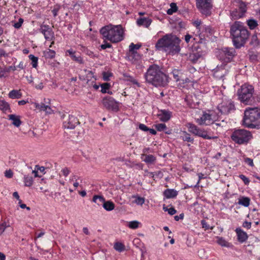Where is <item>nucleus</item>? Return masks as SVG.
<instances>
[{
    "mask_svg": "<svg viewBox=\"0 0 260 260\" xmlns=\"http://www.w3.org/2000/svg\"><path fill=\"white\" fill-rule=\"evenodd\" d=\"M187 127L188 128V131L195 136L202 137L204 139H216V136H210L208 135V132L204 129L198 127L195 124L188 123L187 124Z\"/></svg>",
    "mask_w": 260,
    "mask_h": 260,
    "instance_id": "6e6552de",
    "label": "nucleus"
},
{
    "mask_svg": "<svg viewBox=\"0 0 260 260\" xmlns=\"http://www.w3.org/2000/svg\"><path fill=\"white\" fill-rule=\"evenodd\" d=\"M180 41L176 36L167 34L157 41L155 47L157 50L167 52L173 55L180 51Z\"/></svg>",
    "mask_w": 260,
    "mask_h": 260,
    "instance_id": "f257e3e1",
    "label": "nucleus"
},
{
    "mask_svg": "<svg viewBox=\"0 0 260 260\" xmlns=\"http://www.w3.org/2000/svg\"><path fill=\"white\" fill-rule=\"evenodd\" d=\"M111 76L110 73L104 72L103 73V79L105 81H109V77Z\"/></svg>",
    "mask_w": 260,
    "mask_h": 260,
    "instance_id": "680f3d73",
    "label": "nucleus"
},
{
    "mask_svg": "<svg viewBox=\"0 0 260 260\" xmlns=\"http://www.w3.org/2000/svg\"><path fill=\"white\" fill-rule=\"evenodd\" d=\"M19 204L21 208H26L28 211H29L30 210V208L29 207H27L25 204L21 203V200H19Z\"/></svg>",
    "mask_w": 260,
    "mask_h": 260,
    "instance_id": "e2e57ef3",
    "label": "nucleus"
},
{
    "mask_svg": "<svg viewBox=\"0 0 260 260\" xmlns=\"http://www.w3.org/2000/svg\"><path fill=\"white\" fill-rule=\"evenodd\" d=\"M103 206L106 210L108 211L113 210L115 208L114 204L110 201H105Z\"/></svg>",
    "mask_w": 260,
    "mask_h": 260,
    "instance_id": "c756f323",
    "label": "nucleus"
},
{
    "mask_svg": "<svg viewBox=\"0 0 260 260\" xmlns=\"http://www.w3.org/2000/svg\"><path fill=\"white\" fill-rule=\"evenodd\" d=\"M170 8L167 10V14L168 15H172L174 13L177 12V6L174 3H172L170 4Z\"/></svg>",
    "mask_w": 260,
    "mask_h": 260,
    "instance_id": "4c0bfd02",
    "label": "nucleus"
},
{
    "mask_svg": "<svg viewBox=\"0 0 260 260\" xmlns=\"http://www.w3.org/2000/svg\"><path fill=\"white\" fill-rule=\"evenodd\" d=\"M39 30L44 35L46 40H51L54 37V32L48 25L42 24L40 26Z\"/></svg>",
    "mask_w": 260,
    "mask_h": 260,
    "instance_id": "dca6fc26",
    "label": "nucleus"
},
{
    "mask_svg": "<svg viewBox=\"0 0 260 260\" xmlns=\"http://www.w3.org/2000/svg\"><path fill=\"white\" fill-rule=\"evenodd\" d=\"M197 6L203 14L206 16L210 14L212 8L210 0H197Z\"/></svg>",
    "mask_w": 260,
    "mask_h": 260,
    "instance_id": "4468645a",
    "label": "nucleus"
},
{
    "mask_svg": "<svg viewBox=\"0 0 260 260\" xmlns=\"http://www.w3.org/2000/svg\"><path fill=\"white\" fill-rule=\"evenodd\" d=\"M217 243L221 246L229 247V243L222 237H217Z\"/></svg>",
    "mask_w": 260,
    "mask_h": 260,
    "instance_id": "79ce46f5",
    "label": "nucleus"
},
{
    "mask_svg": "<svg viewBox=\"0 0 260 260\" xmlns=\"http://www.w3.org/2000/svg\"><path fill=\"white\" fill-rule=\"evenodd\" d=\"M202 54L199 52H194L190 53L188 56V59L191 62L195 63L201 57Z\"/></svg>",
    "mask_w": 260,
    "mask_h": 260,
    "instance_id": "b1692460",
    "label": "nucleus"
},
{
    "mask_svg": "<svg viewBox=\"0 0 260 260\" xmlns=\"http://www.w3.org/2000/svg\"><path fill=\"white\" fill-rule=\"evenodd\" d=\"M237 3L239 4V9L236 11H233L231 15L235 19L239 18L244 15V13L246 11V6L244 3L240 0H237Z\"/></svg>",
    "mask_w": 260,
    "mask_h": 260,
    "instance_id": "2eb2a0df",
    "label": "nucleus"
},
{
    "mask_svg": "<svg viewBox=\"0 0 260 260\" xmlns=\"http://www.w3.org/2000/svg\"><path fill=\"white\" fill-rule=\"evenodd\" d=\"M243 125L248 128L260 127V108H246L244 111V116L243 120Z\"/></svg>",
    "mask_w": 260,
    "mask_h": 260,
    "instance_id": "39448f33",
    "label": "nucleus"
},
{
    "mask_svg": "<svg viewBox=\"0 0 260 260\" xmlns=\"http://www.w3.org/2000/svg\"><path fill=\"white\" fill-rule=\"evenodd\" d=\"M235 231L238 236V240L240 243H243L247 240L248 237L247 233L242 229L239 228H237Z\"/></svg>",
    "mask_w": 260,
    "mask_h": 260,
    "instance_id": "a211bd4d",
    "label": "nucleus"
},
{
    "mask_svg": "<svg viewBox=\"0 0 260 260\" xmlns=\"http://www.w3.org/2000/svg\"><path fill=\"white\" fill-rule=\"evenodd\" d=\"M141 45L139 44H134V43H131L129 46V50L130 51H134V50H136L139 49L141 47Z\"/></svg>",
    "mask_w": 260,
    "mask_h": 260,
    "instance_id": "49530a36",
    "label": "nucleus"
},
{
    "mask_svg": "<svg viewBox=\"0 0 260 260\" xmlns=\"http://www.w3.org/2000/svg\"><path fill=\"white\" fill-rule=\"evenodd\" d=\"M236 55L235 49L233 48H223L218 53L217 57L223 62H230Z\"/></svg>",
    "mask_w": 260,
    "mask_h": 260,
    "instance_id": "1a4fd4ad",
    "label": "nucleus"
},
{
    "mask_svg": "<svg viewBox=\"0 0 260 260\" xmlns=\"http://www.w3.org/2000/svg\"><path fill=\"white\" fill-rule=\"evenodd\" d=\"M23 181L25 186L28 187L31 186L32 185L34 181L32 177L28 175H25L24 176Z\"/></svg>",
    "mask_w": 260,
    "mask_h": 260,
    "instance_id": "2f4dec72",
    "label": "nucleus"
},
{
    "mask_svg": "<svg viewBox=\"0 0 260 260\" xmlns=\"http://www.w3.org/2000/svg\"><path fill=\"white\" fill-rule=\"evenodd\" d=\"M165 197L167 199L174 198L178 194V192L174 189H167L164 192Z\"/></svg>",
    "mask_w": 260,
    "mask_h": 260,
    "instance_id": "4be33fe9",
    "label": "nucleus"
},
{
    "mask_svg": "<svg viewBox=\"0 0 260 260\" xmlns=\"http://www.w3.org/2000/svg\"><path fill=\"white\" fill-rule=\"evenodd\" d=\"M102 103L104 107L108 110L115 112L119 110V102L116 101L111 96H107L104 98Z\"/></svg>",
    "mask_w": 260,
    "mask_h": 260,
    "instance_id": "f8f14e48",
    "label": "nucleus"
},
{
    "mask_svg": "<svg viewBox=\"0 0 260 260\" xmlns=\"http://www.w3.org/2000/svg\"><path fill=\"white\" fill-rule=\"evenodd\" d=\"M23 22V19L21 18L19 19L18 22L15 23L13 26L17 29H19L21 27L22 24Z\"/></svg>",
    "mask_w": 260,
    "mask_h": 260,
    "instance_id": "09e8293b",
    "label": "nucleus"
},
{
    "mask_svg": "<svg viewBox=\"0 0 260 260\" xmlns=\"http://www.w3.org/2000/svg\"><path fill=\"white\" fill-rule=\"evenodd\" d=\"M225 64H222L220 66H217L216 68L214 70V75L218 78H221L223 77L225 70H224Z\"/></svg>",
    "mask_w": 260,
    "mask_h": 260,
    "instance_id": "6ab92c4d",
    "label": "nucleus"
},
{
    "mask_svg": "<svg viewBox=\"0 0 260 260\" xmlns=\"http://www.w3.org/2000/svg\"><path fill=\"white\" fill-rule=\"evenodd\" d=\"M61 172L64 177H67L71 172V171L69 168H64L61 170Z\"/></svg>",
    "mask_w": 260,
    "mask_h": 260,
    "instance_id": "5fc2aeb1",
    "label": "nucleus"
},
{
    "mask_svg": "<svg viewBox=\"0 0 260 260\" xmlns=\"http://www.w3.org/2000/svg\"><path fill=\"white\" fill-rule=\"evenodd\" d=\"M155 127L158 131H165L167 129L166 125L164 123H158L155 125Z\"/></svg>",
    "mask_w": 260,
    "mask_h": 260,
    "instance_id": "37998d69",
    "label": "nucleus"
},
{
    "mask_svg": "<svg viewBox=\"0 0 260 260\" xmlns=\"http://www.w3.org/2000/svg\"><path fill=\"white\" fill-rule=\"evenodd\" d=\"M140 224L139 221L134 220L128 222V226L132 229H136L139 227Z\"/></svg>",
    "mask_w": 260,
    "mask_h": 260,
    "instance_id": "a19ab883",
    "label": "nucleus"
},
{
    "mask_svg": "<svg viewBox=\"0 0 260 260\" xmlns=\"http://www.w3.org/2000/svg\"><path fill=\"white\" fill-rule=\"evenodd\" d=\"M75 53V52L73 51V49H69L67 50L66 51V54L69 55L71 57L73 55H74Z\"/></svg>",
    "mask_w": 260,
    "mask_h": 260,
    "instance_id": "338daca9",
    "label": "nucleus"
},
{
    "mask_svg": "<svg viewBox=\"0 0 260 260\" xmlns=\"http://www.w3.org/2000/svg\"><path fill=\"white\" fill-rule=\"evenodd\" d=\"M239 178L244 182V184L248 185L249 183V179L244 175H240Z\"/></svg>",
    "mask_w": 260,
    "mask_h": 260,
    "instance_id": "3c124183",
    "label": "nucleus"
},
{
    "mask_svg": "<svg viewBox=\"0 0 260 260\" xmlns=\"http://www.w3.org/2000/svg\"><path fill=\"white\" fill-rule=\"evenodd\" d=\"M21 96V93L17 90H12L9 93V97L12 99H20Z\"/></svg>",
    "mask_w": 260,
    "mask_h": 260,
    "instance_id": "cd10ccee",
    "label": "nucleus"
},
{
    "mask_svg": "<svg viewBox=\"0 0 260 260\" xmlns=\"http://www.w3.org/2000/svg\"><path fill=\"white\" fill-rule=\"evenodd\" d=\"M230 33L234 45L236 48L243 46L249 36L248 30L243 23L240 21H235L231 26Z\"/></svg>",
    "mask_w": 260,
    "mask_h": 260,
    "instance_id": "7ed1b4c3",
    "label": "nucleus"
},
{
    "mask_svg": "<svg viewBox=\"0 0 260 260\" xmlns=\"http://www.w3.org/2000/svg\"><path fill=\"white\" fill-rule=\"evenodd\" d=\"M139 128L141 130L144 131V132L148 131V129H149V128L146 125H145L144 124H142V123L139 124Z\"/></svg>",
    "mask_w": 260,
    "mask_h": 260,
    "instance_id": "13d9d810",
    "label": "nucleus"
},
{
    "mask_svg": "<svg viewBox=\"0 0 260 260\" xmlns=\"http://www.w3.org/2000/svg\"><path fill=\"white\" fill-rule=\"evenodd\" d=\"M247 25L250 29H253L257 26V23L254 19H249L247 21Z\"/></svg>",
    "mask_w": 260,
    "mask_h": 260,
    "instance_id": "ea45409f",
    "label": "nucleus"
},
{
    "mask_svg": "<svg viewBox=\"0 0 260 260\" xmlns=\"http://www.w3.org/2000/svg\"><path fill=\"white\" fill-rule=\"evenodd\" d=\"M201 24V21H199V20H197V21H195L194 22H193V24L194 25L198 28V29H200V28L199 27L200 25Z\"/></svg>",
    "mask_w": 260,
    "mask_h": 260,
    "instance_id": "774afa93",
    "label": "nucleus"
},
{
    "mask_svg": "<svg viewBox=\"0 0 260 260\" xmlns=\"http://www.w3.org/2000/svg\"><path fill=\"white\" fill-rule=\"evenodd\" d=\"M35 106L36 109L40 111H44L47 114L53 113V111L49 106L46 105L44 103H35Z\"/></svg>",
    "mask_w": 260,
    "mask_h": 260,
    "instance_id": "f3484780",
    "label": "nucleus"
},
{
    "mask_svg": "<svg viewBox=\"0 0 260 260\" xmlns=\"http://www.w3.org/2000/svg\"><path fill=\"white\" fill-rule=\"evenodd\" d=\"M111 47H112V45L107 42H105V44L101 45V48L103 50L106 49V48H110Z\"/></svg>",
    "mask_w": 260,
    "mask_h": 260,
    "instance_id": "bf43d9fd",
    "label": "nucleus"
},
{
    "mask_svg": "<svg viewBox=\"0 0 260 260\" xmlns=\"http://www.w3.org/2000/svg\"><path fill=\"white\" fill-rule=\"evenodd\" d=\"M28 57L31 61V64L32 67L36 68L38 66V58L32 54L29 55Z\"/></svg>",
    "mask_w": 260,
    "mask_h": 260,
    "instance_id": "e433bc0d",
    "label": "nucleus"
},
{
    "mask_svg": "<svg viewBox=\"0 0 260 260\" xmlns=\"http://www.w3.org/2000/svg\"><path fill=\"white\" fill-rule=\"evenodd\" d=\"M63 127L65 129H73L80 124L78 119L73 115H63Z\"/></svg>",
    "mask_w": 260,
    "mask_h": 260,
    "instance_id": "9b49d317",
    "label": "nucleus"
},
{
    "mask_svg": "<svg viewBox=\"0 0 260 260\" xmlns=\"http://www.w3.org/2000/svg\"><path fill=\"white\" fill-rule=\"evenodd\" d=\"M152 22V20L148 17H141L137 19V24L139 26L143 25L148 27Z\"/></svg>",
    "mask_w": 260,
    "mask_h": 260,
    "instance_id": "aec40b11",
    "label": "nucleus"
},
{
    "mask_svg": "<svg viewBox=\"0 0 260 260\" xmlns=\"http://www.w3.org/2000/svg\"><path fill=\"white\" fill-rule=\"evenodd\" d=\"M103 39L113 43L121 41L123 38V29L121 25H114L111 24L102 27L100 30Z\"/></svg>",
    "mask_w": 260,
    "mask_h": 260,
    "instance_id": "20e7f679",
    "label": "nucleus"
},
{
    "mask_svg": "<svg viewBox=\"0 0 260 260\" xmlns=\"http://www.w3.org/2000/svg\"><path fill=\"white\" fill-rule=\"evenodd\" d=\"M171 112L169 111L162 110L161 113L159 115V119L164 122L168 121L171 118Z\"/></svg>",
    "mask_w": 260,
    "mask_h": 260,
    "instance_id": "5701e85b",
    "label": "nucleus"
},
{
    "mask_svg": "<svg viewBox=\"0 0 260 260\" xmlns=\"http://www.w3.org/2000/svg\"><path fill=\"white\" fill-rule=\"evenodd\" d=\"M216 120V117L215 115L208 112L203 111V114L200 118L196 119V122L200 125H210Z\"/></svg>",
    "mask_w": 260,
    "mask_h": 260,
    "instance_id": "9d476101",
    "label": "nucleus"
},
{
    "mask_svg": "<svg viewBox=\"0 0 260 260\" xmlns=\"http://www.w3.org/2000/svg\"><path fill=\"white\" fill-rule=\"evenodd\" d=\"M172 74L173 75L174 79L176 81H178L180 80V78L182 75V73L180 70L174 69L172 72Z\"/></svg>",
    "mask_w": 260,
    "mask_h": 260,
    "instance_id": "f704fd0d",
    "label": "nucleus"
},
{
    "mask_svg": "<svg viewBox=\"0 0 260 260\" xmlns=\"http://www.w3.org/2000/svg\"><path fill=\"white\" fill-rule=\"evenodd\" d=\"M79 177L76 175H73L71 176L69 181L70 182L75 181V182L74 183L73 185L75 187H77L79 186V183L77 182V179Z\"/></svg>",
    "mask_w": 260,
    "mask_h": 260,
    "instance_id": "c03bdc74",
    "label": "nucleus"
},
{
    "mask_svg": "<svg viewBox=\"0 0 260 260\" xmlns=\"http://www.w3.org/2000/svg\"><path fill=\"white\" fill-rule=\"evenodd\" d=\"M250 44L254 47L257 46L259 45L260 43L258 39L257 36L256 35H253L251 39Z\"/></svg>",
    "mask_w": 260,
    "mask_h": 260,
    "instance_id": "58836bf2",
    "label": "nucleus"
},
{
    "mask_svg": "<svg viewBox=\"0 0 260 260\" xmlns=\"http://www.w3.org/2000/svg\"><path fill=\"white\" fill-rule=\"evenodd\" d=\"M92 201L98 205H100L102 203L104 204L105 200L103 196L95 195L92 198Z\"/></svg>",
    "mask_w": 260,
    "mask_h": 260,
    "instance_id": "473e14b6",
    "label": "nucleus"
},
{
    "mask_svg": "<svg viewBox=\"0 0 260 260\" xmlns=\"http://www.w3.org/2000/svg\"><path fill=\"white\" fill-rule=\"evenodd\" d=\"M180 138L183 141L191 142V143H193L194 141V139L192 137H191V135L185 131H183L182 132L180 136Z\"/></svg>",
    "mask_w": 260,
    "mask_h": 260,
    "instance_id": "393cba45",
    "label": "nucleus"
},
{
    "mask_svg": "<svg viewBox=\"0 0 260 260\" xmlns=\"http://www.w3.org/2000/svg\"><path fill=\"white\" fill-rule=\"evenodd\" d=\"M9 104L4 100H0V110L6 112L7 110H10Z\"/></svg>",
    "mask_w": 260,
    "mask_h": 260,
    "instance_id": "72a5a7b5",
    "label": "nucleus"
},
{
    "mask_svg": "<svg viewBox=\"0 0 260 260\" xmlns=\"http://www.w3.org/2000/svg\"><path fill=\"white\" fill-rule=\"evenodd\" d=\"M253 87L248 84L242 85L238 91L239 100L245 105H250L253 102Z\"/></svg>",
    "mask_w": 260,
    "mask_h": 260,
    "instance_id": "423d86ee",
    "label": "nucleus"
},
{
    "mask_svg": "<svg viewBox=\"0 0 260 260\" xmlns=\"http://www.w3.org/2000/svg\"><path fill=\"white\" fill-rule=\"evenodd\" d=\"M44 56L47 59L53 58L56 54L55 52L51 49H47L43 52Z\"/></svg>",
    "mask_w": 260,
    "mask_h": 260,
    "instance_id": "c85d7f7f",
    "label": "nucleus"
},
{
    "mask_svg": "<svg viewBox=\"0 0 260 260\" xmlns=\"http://www.w3.org/2000/svg\"><path fill=\"white\" fill-rule=\"evenodd\" d=\"M143 156L145 157L143 161L147 164H154L156 161V157L152 154H143Z\"/></svg>",
    "mask_w": 260,
    "mask_h": 260,
    "instance_id": "bb28decb",
    "label": "nucleus"
},
{
    "mask_svg": "<svg viewBox=\"0 0 260 260\" xmlns=\"http://www.w3.org/2000/svg\"><path fill=\"white\" fill-rule=\"evenodd\" d=\"M242 225L245 228H247V229H250L251 228V222L245 221L243 223Z\"/></svg>",
    "mask_w": 260,
    "mask_h": 260,
    "instance_id": "052dcab7",
    "label": "nucleus"
},
{
    "mask_svg": "<svg viewBox=\"0 0 260 260\" xmlns=\"http://www.w3.org/2000/svg\"><path fill=\"white\" fill-rule=\"evenodd\" d=\"M8 226L6 222H3L0 224V235H1L5 230L6 228Z\"/></svg>",
    "mask_w": 260,
    "mask_h": 260,
    "instance_id": "6e6d98bb",
    "label": "nucleus"
},
{
    "mask_svg": "<svg viewBox=\"0 0 260 260\" xmlns=\"http://www.w3.org/2000/svg\"><path fill=\"white\" fill-rule=\"evenodd\" d=\"M71 57L73 60H74L76 62H78L80 63H83V59L81 58V57L80 56H77L75 55V53L74 55H73Z\"/></svg>",
    "mask_w": 260,
    "mask_h": 260,
    "instance_id": "de8ad7c7",
    "label": "nucleus"
},
{
    "mask_svg": "<svg viewBox=\"0 0 260 260\" xmlns=\"http://www.w3.org/2000/svg\"><path fill=\"white\" fill-rule=\"evenodd\" d=\"M231 139L239 145L247 144L252 138L250 132L244 129H235L231 136Z\"/></svg>",
    "mask_w": 260,
    "mask_h": 260,
    "instance_id": "0eeeda50",
    "label": "nucleus"
},
{
    "mask_svg": "<svg viewBox=\"0 0 260 260\" xmlns=\"http://www.w3.org/2000/svg\"><path fill=\"white\" fill-rule=\"evenodd\" d=\"M144 198L140 197H137L135 200V203L138 205H142L144 203Z\"/></svg>",
    "mask_w": 260,
    "mask_h": 260,
    "instance_id": "8fccbe9b",
    "label": "nucleus"
},
{
    "mask_svg": "<svg viewBox=\"0 0 260 260\" xmlns=\"http://www.w3.org/2000/svg\"><path fill=\"white\" fill-rule=\"evenodd\" d=\"M9 119L12 121V124L16 126L19 127L21 124V121L20 120V117L19 115L15 114H10L8 115Z\"/></svg>",
    "mask_w": 260,
    "mask_h": 260,
    "instance_id": "412c9836",
    "label": "nucleus"
},
{
    "mask_svg": "<svg viewBox=\"0 0 260 260\" xmlns=\"http://www.w3.org/2000/svg\"><path fill=\"white\" fill-rule=\"evenodd\" d=\"M5 176L8 178H11L13 176V173L10 169L6 170L5 172Z\"/></svg>",
    "mask_w": 260,
    "mask_h": 260,
    "instance_id": "603ef678",
    "label": "nucleus"
},
{
    "mask_svg": "<svg viewBox=\"0 0 260 260\" xmlns=\"http://www.w3.org/2000/svg\"><path fill=\"white\" fill-rule=\"evenodd\" d=\"M201 224L202 225V227L205 229V230H209V229H213V228H210V226L207 224V223L204 220H201Z\"/></svg>",
    "mask_w": 260,
    "mask_h": 260,
    "instance_id": "864d4df0",
    "label": "nucleus"
},
{
    "mask_svg": "<svg viewBox=\"0 0 260 260\" xmlns=\"http://www.w3.org/2000/svg\"><path fill=\"white\" fill-rule=\"evenodd\" d=\"M250 200L248 197H241L239 199L238 203L239 205L247 207L250 205Z\"/></svg>",
    "mask_w": 260,
    "mask_h": 260,
    "instance_id": "a878e982",
    "label": "nucleus"
},
{
    "mask_svg": "<svg viewBox=\"0 0 260 260\" xmlns=\"http://www.w3.org/2000/svg\"><path fill=\"white\" fill-rule=\"evenodd\" d=\"M218 109L223 114H228L235 110V105L231 100H225L219 104Z\"/></svg>",
    "mask_w": 260,
    "mask_h": 260,
    "instance_id": "ddd939ff",
    "label": "nucleus"
},
{
    "mask_svg": "<svg viewBox=\"0 0 260 260\" xmlns=\"http://www.w3.org/2000/svg\"><path fill=\"white\" fill-rule=\"evenodd\" d=\"M144 76L147 82L156 87H165L169 82L168 76L156 64L150 66Z\"/></svg>",
    "mask_w": 260,
    "mask_h": 260,
    "instance_id": "f03ea898",
    "label": "nucleus"
},
{
    "mask_svg": "<svg viewBox=\"0 0 260 260\" xmlns=\"http://www.w3.org/2000/svg\"><path fill=\"white\" fill-rule=\"evenodd\" d=\"M114 248L117 251L121 252L125 250V246L121 242H116L114 245Z\"/></svg>",
    "mask_w": 260,
    "mask_h": 260,
    "instance_id": "c9c22d12",
    "label": "nucleus"
},
{
    "mask_svg": "<svg viewBox=\"0 0 260 260\" xmlns=\"http://www.w3.org/2000/svg\"><path fill=\"white\" fill-rule=\"evenodd\" d=\"M176 213V210L173 207L168 209V213L171 215L175 214Z\"/></svg>",
    "mask_w": 260,
    "mask_h": 260,
    "instance_id": "0e129e2a",
    "label": "nucleus"
},
{
    "mask_svg": "<svg viewBox=\"0 0 260 260\" xmlns=\"http://www.w3.org/2000/svg\"><path fill=\"white\" fill-rule=\"evenodd\" d=\"M184 217L183 214H180L179 215H176L174 216V219L176 221H178L179 219H182Z\"/></svg>",
    "mask_w": 260,
    "mask_h": 260,
    "instance_id": "69168bd1",
    "label": "nucleus"
},
{
    "mask_svg": "<svg viewBox=\"0 0 260 260\" xmlns=\"http://www.w3.org/2000/svg\"><path fill=\"white\" fill-rule=\"evenodd\" d=\"M127 57L128 59L131 60H133V59L137 60L140 58V55L136 50H134V51L132 52L129 50L127 53Z\"/></svg>",
    "mask_w": 260,
    "mask_h": 260,
    "instance_id": "7c9ffc66",
    "label": "nucleus"
},
{
    "mask_svg": "<svg viewBox=\"0 0 260 260\" xmlns=\"http://www.w3.org/2000/svg\"><path fill=\"white\" fill-rule=\"evenodd\" d=\"M244 162L248 164L251 167H253L254 166L253 160L251 158L246 157L244 159Z\"/></svg>",
    "mask_w": 260,
    "mask_h": 260,
    "instance_id": "4d7b16f0",
    "label": "nucleus"
},
{
    "mask_svg": "<svg viewBox=\"0 0 260 260\" xmlns=\"http://www.w3.org/2000/svg\"><path fill=\"white\" fill-rule=\"evenodd\" d=\"M101 91L103 93H107V90L109 89L110 85L109 83H105L101 85Z\"/></svg>",
    "mask_w": 260,
    "mask_h": 260,
    "instance_id": "a18cd8bd",
    "label": "nucleus"
}]
</instances>
